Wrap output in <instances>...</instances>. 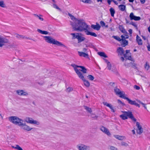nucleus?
Instances as JSON below:
<instances>
[{"mask_svg": "<svg viewBox=\"0 0 150 150\" xmlns=\"http://www.w3.org/2000/svg\"><path fill=\"white\" fill-rule=\"evenodd\" d=\"M137 101L138 102H139V103L141 104L144 107V106L145 105H146V104L143 103H142V102L141 101H140V100H137Z\"/></svg>", "mask_w": 150, "mask_h": 150, "instance_id": "55", "label": "nucleus"}, {"mask_svg": "<svg viewBox=\"0 0 150 150\" xmlns=\"http://www.w3.org/2000/svg\"><path fill=\"white\" fill-rule=\"evenodd\" d=\"M114 137L117 139L120 140H122L124 138L123 136L117 135H114Z\"/></svg>", "mask_w": 150, "mask_h": 150, "instance_id": "26", "label": "nucleus"}, {"mask_svg": "<svg viewBox=\"0 0 150 150\" xmlns=\"http://www.w3.org/2000/svg\"><path fill=\"white\" fill-rule=\"evenodd\" d=\"M130 19L131 20H134L135 21H139L141 19L140 17L139 16H137L134 15L133 13H131L129 16Z\"/></svg>", "mask_w": 150, "mask_h": 150, "instance_id": "14", "label": "nucleus"}, {"mask_svg": "<svg viewBox=\"0 0 150 150\" xmlns=\"http://www.w3.org/2000/svg\"><path fill=\"white\" fill-rule=\"evenodd\" d=\"M114 91L116 94L119 95L120 97L125 99H126L127 98L125 96V92L123 91H120V89L117 88V87H115Z\"/></svg>", "mask_w": 150, "mask_h": 150, "instance_id": "5", "label": "nucleus"}, {"mask_svg": "<svg viewBox=\"0 0 150 150\" xmlns=\"http://www.w3.org/2000/svg\"><path fill=\"white\" fill-rule=\"evenodd\" d=\"M33 15L35 17L38 18L41 21H43L44 20L43 18H42L41 17L42 16L40 14L38 15L36 14H33Z\"/></svg>", "mask_w": 150, "mask_h": 150, "instance_id": "27", "label": "nucleus"}, {"mask_svg": "<svg viewBox=\"0 0 150 150\" xmlns=\"http://www.w3.org/2000/svg\"><path fill=\"white\" fill-rule=\"evenodd\" d=\"M118 7L120 11H123L125 10L126 6L123 5H120L118 6Z\"/></svg>", "mask_w": 150, "mask_h": 150, "instance_id": "28", "label": "nucleus"}, {"mask_svg": "<svg viewBox=\"0 0 150 150\" xmlns=\"http://www.w3.org/2000/svg\"><path fill=\"white\" fill-rule=\"evenodd\" d=\"M121 37L122 38L121 41H123L124 40H125V37L123 35H121Z\"/></svg>", "mask_w": 150, "mask_h": 150, "instance_id": "56", "label": "nucleus"}, {"mask_svg": "<svg viewBox=\"0 0 150 150\" xmlns=\"http://www.w3.org/2000/svg\"><path fill=\"white\" fill-rule=\"evenodd\" d=\"M98 54L100 56L103 57L105 58H107V56L105 54V53L103 52H98Z\"/></svg>", "mask_w": 150, "mask_h": 150, "instance_id": "32", "label": "nucleus"}, {"mask_svg": "<svg viewBox=\"0 0 150 150\" xmlns=\"http://www.w3.org/2000/svg\"><path fill=\"white\" fill-rule=\"evenodd\" d=\"M122 45H124L123 46V47H125L128 45V41L126 40L122 41Z\"/></svg>", "mask_w": 150, "mask_h": 150, "instance_id": "39", "label": "nucleus"}, {"mask_svg": "<svg viewBox=\"0 0 150 150\" xmlns=\"http://www.w3.org/2000/svg\"><path fill=\"white\" fill-rule=\"evenodd\" d=\"M117 51L121 55L124 54V50L123 48L121 47H119L117 49Z\"/></svg>", "mask_w": 150, "mask_h": 150, "instance_id": "24", "label": "nucleus"}, {"mask_svg": "<svg viewBox=\"0 0 150 150\" xmlns=\"http://www.w3.org/2000/svg\"><path fill=\"white\" fill-rule=\"evenodd\" d=\"M129 24L132 25L133 26H134L135 28H137V25L134 22H132L131 23H129Z\"/></svg>", "mask_w": 150, "mask_h": 150, "instance_id": "48", "label": "nucleus"}, {"mask_svg": "<svg viewBox=\"0 0 150 150\" xmlns=\"http://www.w3.org/2000/svg\"><path fill=\"white\" fill-rule=\"evenodd\" d=\"M110 13L111 16L112 17H114V14L115 13V11L114 8H111L110 9Z\"/></svg>", "mask_w": 150, "mask_h": 150, "instance_id": "34", "label": "nucleus"}, {"mask_svg": "<svg viewBox=\"0 0 150 150\" xmlns=\"http://www.w3.org/2000/svg\"><path fill=\"white\" fill-rule=\"evenodd\" d=\"M68 15L70 17L71 19H72L73 20H76V22L75 23H76V21H77V19L72 15L70 13H68Z\"/></svg>", "mask_w": 150, "mask_h": 150, "instance_id": "36", "label": "nucleus"}, {"mask_svg": "<svg viewBox=\"0 0 150 150\" xmlns=\"http://www.w3.org/2000/svg\"><path fill=\"white\" fill-rule=\"evenodd\" d=\"M16 37L19 39H23L24 38V37L23 36L21 35H19L18 34H16Z\"/></svg>", "mask_w": 150, "mask_h": 150, "instance_id": "42", "label": "nucleus"}, {"mask_svg": "<svg viewBox=\"0 0 150 150\" xmlns=\"http://www.w3.org/2000/svg\"><path fill=\"white\" fill-rule=\"evenodd\" d=\"M132 67H133V68H134V69L137 68V67H136V64H135L133 63L132 64Z\"/></svg>", "mask_w": 150, "mask_h": 150, "instance_id": "58", "label": "nucleus"}, {"mask_svg": "<svg viewBox=\"0 0 150 150\" xmlns=\"http://www.w3.org/2000/svg\"><path fill=\"white\" fill-rule=\"evenodd\" d=\"M23 123V122L21 124L20 127H23V129L27 131H30L33 128L30 127L29 126L26 125L25 122Z\"/></svg>", "mask_w": 150, "mask_h": 150, "instance_id": "10", "label": "nucleus"}, {"mask_svg": "<svg viewBox=\"0 0 150 150\" xmlns=\"http://www.w3.org/2000/svg\"><path fill=\"white\" fill-rule=\"evenodd\" d=\"M117 102L118 103L122 104L123 105H125V104L124 103H122V102L119 99L117 100Z\"/></svg>", "mask_w": 150, "mask_h": 150, "instance_id": "51", "label": "nucleus"}, {"mask_svg": "<svg viewBox=\"0 0 150 150\" xmlns=\"http://www.w3.org/2000/svg\"><path fill=\"white\" fill-rule=\"evenodd\" d=\"M37 31L39 33L47 35L48 34V32L47 31H43L40 29H38Z\"/></svg>", "mask_w": 150, "mask_h": 150, "instance_id": "30", "label": "nucleus"}, {"mask_svg": "<svg viewBox=\"0 0 150 150\" xmlns=\"http://www.w3.org/2000/svg\"><path fill=\"white\" fill-rule=\"evenodd\" d=\"M76 38L78 40V43H80L83 41L85 39V38L82 37L81 35H79L78 36H77Z\"/></svg>", "mask_w": 150, "mask_h": 150, "instance_id": "19", "label": "nucleus"}, {"mask_svg": "<svg viewBox=\"0 0 150 150\" xmlns=\"http://www.w3.org/2000/svg\"><path fill=\"white\" fill-rule=\"evenodd\" d=\"M71 66L73 67L74 68L75 67L76 68H81V69H79V71H82L84 74L86 73L87 69L83 66L77 65L74 64H72Z\"/></svg>", "mask_w": 150, "mask_h": 150, "instance_id": "8", "label": "nucleus"}, {"mask_svg": "<svg viewBox=\"0 0 150 150\" xmlns=\"http://www.w3.org/2000/svg\"><path fill=\"white\" fill-rule=\"evenodd\" d=\"M0 6L3 7H6V5L4 3V1H0Z\"/></svg>", "mask_w": 150, "mask_h": 150, "instance_id": "38", "label": "nucleus"}, {"mask_svg": "<svg viewBox=\"0 0 150 150\" xmlns=\"http://www.w3.org/2000/svg\"><path fill=\"white\" fill-rule=\"evenodd\" d=\"M71 35L73 36L72 37V39H75L76 38L77 36H78L79 35H81V33H71Z\"/></svg>", "mask_w": 150, "mask_h": 150, "instance_id": "25", "label": "nucleus"}, {"mask_svg": "<svg viewBox=\"0 0 150 150\" xmlns=\"http://www.w3.org/2000/svg\"><path fill=\"white\" fill-rule=\"evenodd\" d=\"M71 25L72 26L74 30L79 31H86L88 27L83 20H78L76 23L71 22Z\"/></svg>", "mask_w": 150, "mask_h": 150, "instance_id": "1", "label": "nucleus"}, {"mask_svg": "<svg viewBox=\"0 0 150 150\" xmlns=\"http://www.w3.org/2000/svg\"><path fill=\"white\" fill-rule=\"evenodd\" d=\"M110 149L111 150H117L116 148L113 146H111L110 147Z\"/></svg>", "mask_w": 150, "mask_h": 150, "instance_id": "53", "label": "nucleus"}, {"mask_svg": "<svg viewBox=\"0 0 150 150\" xmlns=\"http://www.w3.org/2000/svg\"><path fill=\"white\" fill-rule=\"evenodd\" d=\"M100 24L102 27H103L105 26V23L102 21H101L100 22Z\"/></svg>", "mask_w": 150, "mask_h": 150, "instance_id": "50", "label": "nucleus"}, {"mask_svg": "<svg viewBox=\"0 0 150 150\" xmlns=\"http://www.w3.org/2000/svg\"><path fill=\"white\" fill-rule=\"evenodd\" d=\"M84 82V85L87 87H88L90 86V83L89 82L84 79V80H82Z\"/></svg>", "mask_w": 150, "mask_h": 150, "instance_id": "29", "label": "nucleus"}, {"mask_svg": "<svg viewBox=\"0 0 150 150\" xmlns=\"http://www.w3.org/2000/svg\"><path fill=\"white\" fill-rule=\"evenodd\" d=\"M100 129L102 132L110 136L111 135V134L109 131L105 127L102 126L100 127Z\"/></svg>", "mask_w": 150, "mask_h": 150, "instance_id": "16", "label": "nucleus"}, {"mask_svg": "<svg viewBox=\"0 0 150 150\" xmlns=\"http://www.w3.org/2000/svg\"><path fill=\"white\" fill-rule=\"evenodd\" d=\"M43 37L44 38L45 41L50 44H52L56 45L58 46L66 47V46L61 42L55 40L54 39L50 36H44Z\"/></svg>", "mask_w": 150, "mask_h": 150, "instance_id": "2", "label": "nucleus"}, {"mask_svg": "<svg viewBox=\"0 0 150 150\" xmlns=\"http://www.w3.org/2000/svg\"><path fill=\"white\" fill-rule=\"evenodd\" d=\"M103 104L105 105H106L107 106L109 107L111 110V111L113 112H115V110H114L113 109L112 106L111 104H109L106 102H103Z\"/></svg>", "mask_w": 150, "mask_h": 150, "instance_id": "18", "label": "nucleus"}, {"mask_svg": "<svg viewBox=\"0 0 150 150\" xmlns=\"http://www.w3.org/2000/svg\"><path fill=\"white\" fill-rule=\"evenodd\" d=\"M25 121L27 123L31 124H36L37 125H39L40 123L36 120H33V119L30 117H27L25 119Z\"/></svg>", "mask_w": 150, "mask_h": 150, "instance_id": "6", "label": "nucleus"}, {"mask_svg": "<svg viewBox=\"0 0 150 150\" xmlns=\"http://www.w3.org/2000/svg\"><path fill=\"white\" fill-rule=\"evenodd\" d=\"M8 40L6 38L0 36V47H2L4 44L8 43Z\"/></svg>", "mask_w": 150, "mask_h": 150, "instance_id": "9", "label": "nucleus"}, {"mask_svg": "<svg viewBox=\"0 0 150 150\" xmlns=\"http://www.w3.org/2000/svg\"><path fill=\"white\" fill-rule=\"evenodd\" d=\"M83 107H84V109L86 110L88 112H89L90 113H91L92 112V110L91 108L86 106H84Z\"/></svg>", "mask_w": 150, "mask_h": 150, "instance_id": "35", "label": "nucleus"}, {"mask_svg": "<svg viewBox=\"0 0 150 150\" xmlns=\"http://www.w3.org/2000/svg\"><path fill=\"white\" fill-rule=\"evenodd\" d=\"M91 117L92 118H93L95 119H97L98 116L97 115H96L95 114H91Z\"/></svg>", "mask_w": 150, "mask_h": 150, "instance_id": "45", "label": "nucleus"}, {"mask_svg": "<svg viewBox=\"0 0 150 150\" xmlns=\"http://www.w3.org/2000/svg\"><path fill=\"white\" fill-rule=\"evenodd\" d=\"M121 145L122 146H128L127 143L124 142H121Z\"/></svg>", "mask_w": 150, "mask_h": 150, "instance_id": "46", "label": "nucleus"}, {"mask_svg": "<svg viewBox=\"0 0 150 150\" xmlns=\"http://www.w3.org/2000/svg\"><path fill=\"white\" fill-rule=\"evenodd\" d=\"M85 33L87 35H89L94 37H96L97 36V35L95 33L90 32L88 30L85 31Z\"/></svg>", "mask_w": 150, "mask_h": 150, "instance_id": "21", "label": "nucleus"}, {"mask_svg": "<svg viewBox=\"0 0 150 150\" xmlns=\"http://www.w3.org/2000/svg\"><path fill=\"white\" fill-rule=\"evenodd\" d=\"M104 60L105 61V62L107 64L109 63L110 62L107 59H104Z\"/></svg>", "mask_w": 150, "mask_h": 150, "instance_id": "60", "label": "nucleus"}, {"mask_svg": "<svg viewBox=\"0 0 150 150\" xmlns=\"http://www.w3.org/2000/svg\"><path fill=\"white\" fill-rule=\"evenodd\" d=\"M80 1H82L84 3L89 4H91L92 2L91 0H80Z\"/></svg>", "mask_w": 150, "mask_h": 150, "instance_id": "37", "label": "nucleus"}, {"mask_svg": "<svg viewBox=\"0 0 150 150\" xmlns=\"http://www.w3.org/2000/svg\"><path fill=\"white\" fill-rule=\"evenodd\" d=\"M77 147L79 150H90V146L82 144L77 145Z\"/></svg>", "mask_w": 150, "mask_h": 150, "instance_id": "7", "label": "nucleus"}, {"mask_svg": "<svg viewBox=\"0 0 150 150\" xmlns=\"http://www.w3.org/2000/svg\"><path fill=\"white\" fill-rule=\"evenodd\" d=\"M124 56L126 59H128L131 61H133V59L131 55H130L129 56H127V55L126 54H124Z\"/></svg>", "mask_w": 150, "mask_h": 150, "instance_id": "33", "label": "nucleus"}, {"mask_svg": "<svg viewBox=\"0 0 150 150\" xmlns=\"http://www.w3.org/2000/svg\"><path fill=\"white\" fill-rule=\"evenodd\" d=\"M144 67L145 69H146L147 70H148L149 69V65L148 64L147 62H146Z\"/></svg>", "mask_w": 150, "mask_h": 150, "instance_id": "43", "label": "nucleus"}, {"mask_svg": "<svg viewBox=\"0 0 150 150\" xmlns=\"http://www.w3.org/2000/svg\"><path fill=\"white\" fill-rule=\"evenodd\" d=\"M129 50H126V54H127V55L128 54V53L129 52Z\"/></svg>", "mask_w": 150, "mask_h": 150, "instance_id": "62", "label": "nucleus"}, {"mask_svg": "<svg viewBox=\"0 0 150 150\" xmlns=\"http://www.w3.org/2000/svg\"><path fill=\"white\" fill-rule=\"evenodd\" d=\"M11 147L12 148L17 150H23V149L18 145H16L15 146H12Z\"/></svg>", "mask_w": 150, "mask_h": 150, "instance_id": "31", "label": "nucleus"}, {"mask_svg": "<svg viewBox=\"0 0 150 150\" xmlns=\"http://www.w3.org/2000/svg\"><path fill=\"white\" fill-rule=\"evenodd\" d=\"M78 53L79 55L81 57H83L86 58H88V55L87 53H85L83 52L78 51Z\"/></svg>", "mask_w": 150, "mask_h": 150, "instance_id": "20", "label": "nucleus"}, {"mask_svg": "<svg viewBox=\"0 0 150 150\" xmlns=\"http://www.w3.org/2000/svg\"><path fill=\"white\" fill-rule=\"evenodd\" d=\"M125 39H128L129 37V35L127 34H125Z\"/></svg>", "mask_w": 150, "mask_h": 150, "instance_id": "59", "label": "nucleus"}, {"mask_svg": "<svg viewBox=\"0 0 150 150\" xmlns=\"http://www.w3.org/2000/svg\"><path fill=\"white\" fill-rule=\"evenodd\" d=\"M91 28H93L94 29L96 30H100V26L99 24L97 23H96V25L92 24L91 25Z\"/></svg>", "mask_w": 150, "mask_h": 150, "instance_id": "17", "label": "nucleus"}, {"mask_svg": "<svg viewBox=\"0 0 150 150\" xmlns=\"http://www.w3.org/2000/svg\"><path fill=\"white\" fill-rule=\"evenodd\" d=\"M9 121L13 124L18 125L19 126L24 121L23 120L16 116H11L8 118Z\"/></svg>", "mask_w": 150, "mask_h": 150, "instance_id": "3", "label": "nucleus"}, {"mask_svg": "<svg viewBox=\"0 0 150 150\" xmlns=\"http://www.w3.org/2000/svg\"><path fill=\"white\" fill-rule=\"evenodd\" d=\"M16 93L18 95L21 96H27L28 94L27 92L24 91L23 90H18L16 91Z\"/></svg>", "mask_w": 150, "mask_h": 150, "instance_id": "13", "label": "nucleus"}, {"mask_svg": "<svg viewBox=\"0 0 150 150\" xmlns=\"http://www.w3.org/2000/svg\"><path fill=\"white\" fill-rule=\"evenodd\" d=\"M137 101L138 102H139V103L141 104L144 107V106L145 105H146V104L143 103H142V102L141 101H140V100H137Z\"/></svg>", "mask_w": 150, "mask_h": 150, "instance_id": "54", "label": "nucleus"}, {"mask_svg": "<svg viewBox=\"0 0 150 150\" xmlns=\"http://www.w3.org/2000/svg\"><path fill=\"white\" fill-rule=\"evenodd\" d=\"M128 101L129 103L132 105H135L136 106L138 107L139 108L140 107V106L139 104L137 103L136 101L135 100H132L128 98H127L126 99Z\"/></svg>", "mask_w": 150, "mask_h": 150, "instance_id": "15", "label": "nucleus"}, {"mask_svg": "<svg viewBox=\"0 0 150 150\" xmlns=\"http://www.w3.org/2000/svg\"><path fill=\"white\" fill-rule=\"evenodd\" d=\"M76 73L79 77L82 80H84V77L82 73L76 68H74Z\"/></svg>", "mask_w": 150, "mask_h": 150, "instance_id": "11", "label": "nucleus"}, {"mask_svg": "<svg viewBox=\"0 0 150 150\" xmlns=\"http://www.w3.org/2000/svg\"><path fill=\"white\" fill-rule=\"evenodd\" d=\"M147 48L148 50L149 51H150V45H148L147 46Z\"/></svg>", "mask_w": 150, "mask_h": 150, "instance_id": "63", "label": "nucleus"}, {"mask_svg": "<svg viewBox=\"0 0 150 150\" xmlns=\"http://www.w3.org/2000/svg\"><path fill=\"white\" fill-rule=\"evenodd\" d=\"M107 68H108V69L109 70H110L111 69L112 67V65L110 63H108L107 64Z\"/></svg>", "mask_w": 150, "mask_h": 150, "instance_id": "47", "label": "nucleus"}, {"mask_svg": "<svg viewBox=\"0 0 150 150\" xmlns=\"http://www.w3.org/2000/svg\"><path fill=\"white\" fill-rule=\"evenodd\" d=\"M115 84V83L114 82H110V86H114V85Z\"/></svg>", "mask_w": 150, "mask_h": 150, "instance_id": "64", "label": "nucleus"}, {"mask_svg": "<svg viewBox=\"0 0 150 150\" xmlns=\"http://www.w3.org/2000/svg\"><path fill=\"white\" fill-rule=\"evenodd\" d=\"M136 40L139 45H142V40L138 35H137L136 36Z\"/></svg>", "mask_w": 150, "mask_h": 150, "instance_id": "23", "label": "nucleus"}, {"mask_svg": "<svg viewBox=\"0 0 150 150\" xmlns=\"http://www.w3.org/2000/svg\"><path fill=\"white\" fill-rule=\"evenodd\" d=\"M112 37L119 41H121V39L118 36H113Z\"/></svg>", "mask_w": 150, "mask_h": 150, "instance_id": "40", "label": "nucleus"}, {"mask_svg": "<svg viewBox=\"0 0 150 150\" xmlns=\"http://www.w3.org/2000/svg\"><path fill=\"white\" fill-rule=\"evenodd\" d=\"M53 7L54 8H55L59 10L60 11H61V9L59 8L57 6V5L55 4H53Z\"/></svg>", "mask_w": 150, "mask_h": 150, "instance_id": "41", "label": "nucleus"}, {"mask_svg": "<svg viewBox=\"0 0 150 150\" xmlns=\"http://www.w3.org/2000/svg\"><path fill=\"white\" fill-rule=\"evenodd\" d=\"M72 90L73 88H72L71 87H69L67 89V92H69L71 91H72Z\"/></svg>", "mask_w": 150, "mask_h": 150, "instance_id": "49", "label": "nucleus"}, {"mask_svg": "<svg viewBox=\"0 0 150 150\" xmlns=\"http://www.w3.org/2000/svg\"><path fill=\"white\" fill-rule=\"evenodd\" d=\"M119 30L123 33L125 34H127V32L124 28V27L122 25H119Z\"/></svg>", "mask_w": 150, "mask_h": 150, "instance_id": "22", "label": "nucleus"}, {"mask_svg": "<svg viewBox=\"0 0 150 150\" xmlns=\"http://www.w3.org/2000/svg\"><path fill=\"white\" fill-rule=\"evenodd\" d=\"M88 79L90 80L93 81L94 79V77L92 75H89L87 76Z\"/></svg>", "mask_w": 150, "mask_h": 150, "instance_id": "44", "label": "nucleus"}, {"mask_svg": "<svg viewBox=\"0 0 150 150\" xmlns=\"http://www.w3.org/2000/svg\"><path fill=\"white\" fill-rule=\"evenodd\" d=\"M124 114L120 115V117L123 120H125L128 118L127 117L130 118L132 120L136 122V119L133 116L132 112L128 111V112L125 111L123 112Z\"/></svg>", "mask_w": 150, "mask_h": 150, "instance_id": "4", "label": "nucleus"}, {"mask_svg": "<svg viewBox=\"0 0 150 150\" xmlns=\"http://www.w3.org/2000/svg\"><path fill=\"white\" fill-rule=\"evenodd\" d=\"M136 126L137 127V133L139 134H141L143 132V130L142 127L140 125L139 122H136Z\"/></svg>", "mask_w": 150, "mask_h": 150, "instance_id": "12", "label": "nucleus"}, {"mask_svg": "<svg viewBox=\"0 0 150 150\" xmlns=\"http://www.w3.org/2000/svg\"><path fill=\"white\" fill-rule=\"evenodd\" d=\"M134 88L137 90H139L140 88V87L139 86L136 85H135L134 86Z\"/></svg>", "mask_w": 150, "mask_h": 150, "instance_id": "52", "label": "nucleus"}, {"mask_svg": "<svg viewBox=\"0 0 150 150\" xmlns=\"http://www.w3.org/2000/svg\"><path fill=\"white\" fill-rule=\"evenodd\" d=\"M141 4H144L145 3L146 0H139Z\"/></svg>", "mask_w": 150, "mask_h": 150, "instance_id": "57", "label": "nucleus"}, {"mask_svg": "<svg viewBox=\"0 0 150 150\" xmlns=\"http://www.w3.org/2000/svg\"><path fill=\"white\" fill-rule=\"evenodd\" d=\"M129 32L130 34H132V30L131 29H129Z\"/></svg>", "mask_w": 150, "mask_h": 150, "instance_id": "61", "label": "nucleus"}]
</instances>
